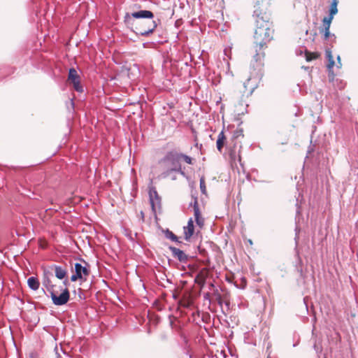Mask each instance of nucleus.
<instances>
[{
	"instance_id": "obj_1",
	"label": "nucleus",
	"mask_w": 358,
	"mask_h": 358,
	"mask_svg": "<svg viewBox=\"0 0 358 358\" xmlns=\"http://www.w3.org/2000/svg\"><path fill=\"white\" fill-rule=\"evenodd\" d=\"M255 15L254 41L259 43H268L273 38L274 34L271 13L266 11L262 5L255 9Z\"/></svg>"
},
{
	"instance_id": "obj_2",
	"label": "nucleus",
	"mask_w": 358,
	"mask_h": 358,
	"mask_svg": "<svg viewBox=\"0 0 358 358\" xmlns=\"http://www.w3.org/2000/svg\"><path fill=\"white\" fill-rule=\"evenodd\" d=\"M154 14L150 10H139L132 13H127L124 17L126 25L137 34L148 36L157 27V23L152 20Z\"/></svg>"
},
{
	"instance_id": "obj_3",
	"label": "nucleus",
	"mask_w": 358,
	"mask_h": 358,
	"mask_svg": "<svg viewBox=\"0 0 358 358\" xmlns=\"http://www.w3.org/2000/svg\"><path fill=\"white\" fill-rule=\"evenodd\" d=\"M192 165L194 164V159L179 152L176 150L168 152L166 155L159 161V164L164 169V171L160 176L162 178H166L171 176L174 172L185 175L184 169L182 167V162Z\"/></svg>"
},
{
	"instance_id": "obj_4",
	"label": "nucleus",
	"mask_w": 358,
	"mask_h": 358,
	"mask_svg": "<svg viewBox=\"0 0 358 358\" xmlns=\"http://www.w3.org/2000/svg\"><path fill=\"white\" fill-rule=\"evenodd\" d=\"M255 54L253 56L252 66L254 70H257V76L259 78L262 76V69L264 66L265 50L267 48L268 43H259L254 41Z\"/></svg>"
},
{
	"instance_id": "obj_5",
	"label": "nucleus",
	"mask_w": 358,
	"mask_h": 358,
	"mask_svg": "<svg viewBox=\"0 0 358 358\" xmlns=\"http://www.w3.org/2000/svg\"><path fill=\"white\" fill-rule=\"evenodd\" d=\"M237 138L238 136H234L231 139V142L227 147L229 157L233 162H236V160H238V162L241 161L240 150L241 145V142H238Z\"/></svg>"
},
{
	"instance_id": "obj_6",
	"label": "nucleus",
	"mask_w": 358,
	"mask_h": 358,
	"mask_svg": "<svg viewBox=\"0 0 358 358\" xmlns=\"http://www.w3.org/2000/svg\"><path fill=\"white\" fill-rule=\"evenodd\" d=\"M50 269L54 272V275L57 279L63 280L64 287H61L60 291H69L67 287L68 277L66 269L58 265L52 266Z\"/></svg>"
},
{
	"instance_id": "obj_7",
	"label": "nucleus",
	"mask_w": 358,
	"mask_h": 358,
	"mask_svg": "<svg viewBox=\"0 0 358 358\" xmlns=\"http://www.w3.org/2000/svg\"><path fill=\"white\" fill-rule=\"evenodd\" d=\"M90 274V271L86 266H83L80 263H76L74 266V271L71 277V280L75 282L80 279L85 280Z\"/></svg>"
},
{
	"instance_id": "obj_8",
	"label": "nucleus",
	"mask_w": 358,
	"mask_h": 358,
	"mask_svg": "<svg viewBox=\"0 0 358 358\" xmlns=\"http://www.w3.org/2000/svg\"><path fill=\"white\" fill-rule=\"evenodd\" d=\"M52 302L56 306H62L69 300V292H50Z\"/></svg>"
},
{
	"instance_id": "obj_9",
	"label": "nucleus",
	"mask_w": 358,
	"mask_h": 358,
	"mask_svg": "<svg viewBox=\"0 0 358 358\" xmlns=\"http://www.w3.org/2000/svg\"><path fill=\"white\" fill-rule=\"evenodd\" d=\"M68 80L73 84V87L76 91H83L82 86L80 84V77L75 69H69Z\"/></svg>"
},
{
	"instance_id": "obj_10",
	"label": "nucleus",
	"mask_w": 358,
	"mask_h": 358,
	"mask_svg": "<svg viewBox=\"0 0 358 358\" xmlns=\"http://www.w3.org/2000/svg\"><path fill=\"white\" fill-rule=\"evenodd\" d=\"M149 197L152 210L153 212H155L156 206H159L160 205V197L155 189L149 191Z\"/></svg>"
},
{
	"instance_id": "obj_11",
	"label": "nucleus",
	"mask_w": 358,
	"mask_h": 358,
	"mask_svg": "<svg viewBox=\"0 0 358 358\" xmlns=\"http://www.w3.org/2000/svg\"><path fill=\"white\" fill-rule=\"evenodd\" d=\"M193 208L195 221L197 225H199L201 228L204 224V220L201 217V214L199 207V203L196 200L194 203Z\"/></svg>"
},
{
	"instance_id": "obj_12",
	"label": "nucleus",
	"mask_w": 358,
	"mask_h": 358,
	"mask_svg": "<svg viewBox=\"0 0 358 358\" xmlns=\"http://www.w3.org/2000/svg\"><path fill=\"white\" fill-rule=\"evenodd\" d=\"M185 239L189 241L194 232V222L192 219H189L187 225L183 227Z\"/></svg>"
},
{
	"instance_id": "obj_13",
	"label": "nucleus",
	"mask_w": 358,
	"mask_h": 358,
	"mask_svg": "<svg viewBox=\"0 0 358 358\" xmlns=\"http://www.w3.org/2000/svg\"><path fill=\"white\" fill-rule=\"evenodd\" d=\"M170 250L174 257H176L180 262H186L187 260V255L181 250L175 247H170Z\"/></svg>"
},
{
	"instance_id": "obj_14",
	"label": "nucleus",
	"mask_w": 358,
	"mask_h": 358,
	"mask_svg": "<svg viewBox=\"0 0 358 358\" xmlns=\"http://www.w3.org/2000/svg\"><path fill=\"white\" fill-rule=\"evenodd\" d=\"M193 303V298L190 294V292H185L182 296V298L179 301L180 306L188 308Z\"/></svg>"
},
{
	"instance_id": "obj_15",
	"label": "nucleus",
	"mask_w": 358,
	"mask_h": 358,
	"mask_svg": "<svg viewBox=\"0 0 358 358\" xmlns=\"http://www.w3.org/2000/svg\"><path fill=\"white\" fill-rule=\"evenodd\" d=\"M227 138L223 131H222L217 136L216 146L217 149L220 152H222L224 146L226 145Z\"/></svg>"
},
{
	"instance_id": "obj_16",
	"label": "nucleus",
	"mask_w": 358,
	"mask_h": 358,
	"mask_svg": "<svg viewBox=\"0 0 358 358\" xmlns=\"http://www.w3.org/2000/svg\"><path fill=\"white\" fill-rule=\"evenodd\" d=\"M48 275H49L48 276L45 277V278L43 281V284L45 286L47 289H48V290L53 289L54 287H55V285L53 283V281L55 280L54 275H53V273H51L50 272H48Z\"/></svg>"
},
{
	"instance_id": "obj_17",
	"label": "nucleus",
	"mask_w": 358,
	"mask_h": 358,
	"mask_svg": "<svg viewBox=\"0 0 358 358\" xmlns=\"http://www.w3.org/2000/svg\"><path fill=\"white\" fill-rule=\"evenodd\" d=\"M27 284L30 289L33 290L38 289L39 287V282L38 279L35 277H30L27 280Z\"/></svg>"
},
{
	"instance_id": "obj_18",
	"label": "nucleus",
	"mask_w": 358,
	"mask_h": 358,
	"mask_svg": "<svg viewBox=\"0 0 358 358\" xmlns=\"http://www.w3.org/2000/svg\"><path fill=\"white\" fill-rule=\"evenodd\" d=\"M338 0H332L330 8H329V17H332L334 18V15L338 13Z\"/></svg>"
},
{
	"instance_id": "obj_19",
	"label": "nucleus",
	"mask_w": 358,
	"mask_h": 358,
	"mask_svg": "<svg viewBox=\"0 0 358 358\" xmlns=\"http://www.w3.org/2000/svg\"><path fill=\"white\" fill-rule=\"evenodd\" d=\"M320 56L317 52H310L308 50L305 51V57L307 62H310L313 59H317Z\"/></svg>"
},
{
	"instance_id": "obj_20",
	"label": "nucleus",
	"mask_w": 358,
	"mask_h": 358,
	"mask_svg": "<svg viewBox=\"0 0 358 358\" xmlns=\"http://www.w3.org/2000/svg\"><path fill=\"white\" fill-rule=\"evenodd\" d=\"M327 57L328 59L327 69H328L329 71L331 72V71H332V69L334 66V58H333V56L331 55V52H327Z\"/></svg>"
},
{
	"instance_id": "obj_21",
	"label": "nucleus",
	"mask_w": 358,
	"mask_h": 358,
	"mask_svg": "<svg viewBox=\"0 0 358 358\" xmlns=\"http://www.w3.org/2000/svg\"><path fill=\"white\" fill-rule=\"evenodd\" d=\"M332 20H333L332 17H329V16L324 17L322 20L323 27L322 29H330V26H331Z\"/></svg>"
},
{
	"instance_id": "obj_22",
	"label": "nucleus",
	"mask_w": 358,
	"mask_h": 358,
	"mask_svg": "<svg viewBox=\"0 0 358 358\" xmlns=\"http://www.w3.org/2000/svg\"><path fill=\"white\" fill-rule=\"evenodd\" d=\"M200 189L203 194H206V186L204 177L200 178Z\"/></svg>"
},
{
	"instance_id": "obj_23",
	"label": "nucleus",
	"mask_w": 358,
	"mask_h": 358,
	"mask_svg": "<svg viewBox=\"0 0 358 358\" xmlns=\"http://www.w3.org/2000/svg\"><path fill=\"white\" fill-rule=\"evenodd\" d=\"M320 32L323 34L324 40H327L331 36L329 29H321Z\"/></svg>"
},
{
	"instance_id": "obj_24",
	"label": "nucleus",
	"mask_w": 358,
	"mask_h": 358,
	"mask_svg": "<svg viewBox=\"0 0 358 358\" xmlns=\"http://www.w3.org/2000/svg\"><path fill=\"white\" fill-rule=\"evenodd\" d=\"M167 237L173 241H176V242L178 241V237L171 231H168Z\"/></svg>"
},
{
	"instance_id": "obj_25",
	"label": "nucleus",
	"mask_w": 358,
	"mask_h": 358,
	"mask_svg": "<svg viewBox=\"0 0 358 358\" xmlns=\"http://www.w3.org/2000/svg\"><path fill=\"white\" fill-rule=\"evenodd\" d=\"M204 298H205L206 299H209V300H210V293H209V292H206V294H205V296H204Z\"/></svg>"
},
{
	"instance_id": "obj_26",
	"label": "nucleus",
	"mask_w": 358,
	"mask_h": 358,
	"mask_svg": "<svg viewBox=\"0 0 358 358\" xmlns=\"http://www.w3.org/2000/svg\"><path fill=\"white\" fill-rule=\"evenodd\" d=\"M176 294H177V292H173V294H172L173 298L177 299L178 296Z\"/></svg>"
},
{
	"instance_id": "obj_27",
	"label": "nucleus",
	"mask_w": 358,
	"mask_h": 358,
	"mask_svg": "<svg viewBox=\"0 0 358 358\" xmlns=\"http://www.w3.org/2000/svg\"><path fill=\"white\" fill-rule=\"evenodd\" d=\"M337 59H338V63H339V64H340L339 67H341V58H340V56H338Z\"/></svg>"
},
{
	"instance_id": "obj_28",
	"label": "nucleus",
	"mask_w": 358,
	"mask_h": 358,
	"mask_svg": "<svg viewBox=\"0 0 358 358\" xmlns=\"http://www.w3.org/2000/svg\"><path fill=\"white\" fill-rule=\"evenodd\" d=\"M198 278H203V271L199 273V275H198Z\"/></svg>"
},
{
	"instance_id": "obj_29",
	"label": "nucleus",
	"mask_w": 358,
	"mask_h": 358,
	"mask_svg": "<svg viewBox=\"0 0 358 358\" xmlns=\"http://www.w3.org/2000/svg\"><path fill=\"white\" fill-rule=\"evenodd\" d=\"M248 242L250 245H252V241L251 240H248Z\"/></svg>"
},
{
	"instance_id": "obj_30",
	"label": "nucleus",
	"mask_w": 358,
	"mask_h": 358,
	"mask_svg": "<svg viewBox=\"0 0 358 358\" xmlns=\"http://www.w3.org/2000/svg\"><path fill=\"white\" fill-rule=\"evenodd\" d=\"M171 178H172V180H176V177L174 176H172Z\"/></svg>"
}]
</instances>
